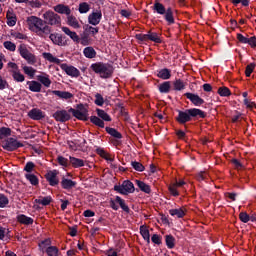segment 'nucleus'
<instances>
[{
    "label": "nucleus",
    "mask_w": 256,
    "mask_h": 256,
    "mask_svg": "<svg viewBox=\"0 0 256 256\" xmlns=\"http://www.w3.org/2000/svg\"><path fill=\"white\" fill-rule=\"evenodd\" d=\"M51 201H53V199L51 198V196H46V197H39L35 200V203H37L38 205H43L44 207H47V205L51 204Z\"/></svg>",
    "instance_id": "nucleus-28"
},
{
    "label": "nucleus",
    "mask_w": 256,
    "mask_h": 256,
    "mask_svg": "<svg viewBox=\"0 0 256 256\" xmlns=\"http://www.w3.org/2000/svg\"><path fill=\"white\" fill-rule=\"evenodd\" d=\"M90 121H91V123H93L97 127H101V129H103L105 127V122L97 116H91Z\"/></svg>",
    "instance_id": "nucleus-36"
},
{
    "label": "nucleus",
    "mask_w": 256,
    "mask_h": 256,
    "mask_svg": "<svg viewBox=\"0 0 256 256\" xmlns=\"http://www.w3.org/2000/svg\"><path fill=\"white\" fill-rule=\"evenodd\" d=\"M33 169H35V163L27 162L24 167V171H26V173H31V172H33Z\"/></svg>",
    "instance_id": "nucleus-60"
},
{
    "label": "nucleus",
    "mask_w": 256,
    "mask_h": 256,
    "mask_svg": "<svg viewBox=\"0 0 256 256\" xmlns=\"http://www.w3.org/2000/svg\"><path fill=\"white\" fill-rule=\"evenodd\" d=\"M17 219L22 225H33V218L27 217L26 215L21 214L17 217Z\"/></svg>",
    "instance_id": "nucleus-29"
},
{
    "label": "nucleus",
    "mask_w": 256,
    "mask_h": 256,
    "mask_svg": "<svg viewBox=\"0 0 256 256\" xmlns=\"http://www.w3.org/2000/svg\"><path fill=\"white\" fill-rule=\"evenodd\" d=\"M69 112L72 113L76 119H80V121H87L89 119V111L83 104H79L77 109L70 108Z\"/></svg>",
    "instance_id": "nucleus-5"
},
{
    "label": "nucleus",
    "mask_w": 256,
    "mask_h": 256,
    "mask_svg": "<svg viewBox=\"0 0 256 256\" xmlns=\"http://www.w3.org/2000/svg\"><path fill=\"white\" fill-rule=\"evenodd\" d=\"M2 147L5 151H15L19 149V147H23V143L17 141L15 138H8L2 142Z\"/></svg>",
    "instance_id": "nucleus-7"
},
{
    "label": "nucleus",
    "mask_w": 256,
    "mask_h": 256,
    "mask_svg": "<svg viewBox=\"0 0 256 256\" xmlns=\"http://www.w3.org/2000/svg\"><path fill=\"white\" fill-rule=\"evenodd\" d=\"M44 23L46 25H52L55 27L61 26V16L59 14L49 10L43 14Z\"/></svg>",
    "instance_id": "nucleus-4"
},
{
    "label": "nucleus",
    "mask_w": 256,
    "mask_h": 256,
    "mask_svg": "<svg viewBox=\"0 0 256 256\" xmlns=\"http://www.w3.org/2000/svg\"><path fill=\"white\" fill-rule=\"evenodd\" d=\"M173 85L176 91H183V89H185V82H183L181 79L174 81Z\"/></svg>",
    "instance_id": "nucleus-45"
},
{
    "label": "nucleus",
    "mask_w": 256,
    "mask_h": 256,
    "mask_svg": "<svg viewBox=\"0 0 256 256\" xmlns=\"http://www.w3.org/2000/svg\"><path fill=\"white\" fill-rule=\"evenodd\" d=\"M101 17H103L101 12H93L88 16V22L90 25H99L101 23Z\"/></svg>",
    "instance_id": "nucleus-15"
},
{
    "label": "nucleus",
    "mask_w": 256,
    "mask_h": 256,
    "mask_svg": "<svg viewBox=\"0 0 256 256\" xmlns=\"http://www.w3.org/2000/svg\"><path fill=\"white\" fill-rule=\"evenodd\" d=\"M191 117H200V119H205L207 114H205L201 109L191 108L186 111H179L176 121L180 125H185V123H189V121H191Z\"/></svg>",
    "instance_id": "nucleus-1"
},
{
    "label": "nucleus",
    "mask_w": 256,
    "mask_h": 256,
    "mask_svg": "<svg viewBox=\"0 0 256 256\" xmlns=\"http://www.w3.org/2000/svg\"><path fill=\"white\" fill-rule=\"evenodd\" d=\"M153 11L157 12L158 15H164V19L168 22V25H173L175 23V17H173V8L168 7L166 9L165 5L155 0Z\"/></svg>",
    "instance_id": "nucleus-3"
},
{
    "label": "nucleus",
    "mask_w": 256,
    "mask_h": 256,
    "mask_svg": "<svg viewBox=\"0 0 256 256\" xmlns=\"http://www.w3.org/2000/svg\"><path fill=\"white\" fill-rule=\"evenodd\" d=\"M95 105H98V107H103V104L105 103V99H103V96L99 93L95 95Z\"/></svg>",
    "instance_id": "nucleus-53"
},
{
    "label": "nucleus",
    "mask_w": 256,
    "mask_h": 256,
    "mask_svg": "<svg viewBox=\"0 0 256 256\" xmlns=\"http://www.w3.org/2000/svg\"><path fill=\"white\" fill-rule=\"evenodd\" d=\"M28 117L30 119H33L34 121H41V119H45V114H43V111L38 108H33L28 112Z\"/></svg>",
    "instance_id": "nucleus-13"
},
{
    "label": "nucleus",
    "mask_w": 256,
    "mask_h": 256,
    "mask_svg": "<svg viewBox=\"0 0 256 256\" xmlns=\"http://www.w3.org/2000/svg\"><path fill=\"white\" fill-rule=\"evenodd\" d=\"M187 212V209L184 207L178 208V209H171L169 210V213L172 217H178L179 219L185 217V213Z\"/></svg>",
    "instance_id": "nucleus-21"
},
{
    "label": "nucleus",
    "mask_w": 256,
    "mask_h": 256,
    "mask_svg": "<svg viewBox=\"0 0 256 256\" xmlns=\"http://www.w3.org/2000/svg\"><path fill=\"white\" fill-rule=\"evenodd\" d=\"M106 132L115 139H121L123 137V135H121V132L117 131L115 128L106 127Z\"/></svg>",
    "instance_id": "nucleus-34"
},
{
    "label": "nucleus",
    "mask_w": 256,
    "mask_h": 256,
    "mask_svg": "<svg viewBox=\"0 0 256 256\" xmlns=\"http://www.w3.org/2000/svg\"><path fill=\"white\" fill-rule=\"evenodd\" d=\"M94 73L100 75L102 79H109L113 75V66L109 63L97 62L90 66Z\"/></svg>",
    "instance_id": "nucleus-2"
},
{
    "label": "nucleus",
    "mask_w": 256,
    "mask_h": 256,
    "mask_svg": "<svg viewBox=\"0 0 256 256\" xmlns=\"http://www.w3.org/2000/svg\"><path fill=\"white\" fill-rule=\"evenodd\" d=\"M116 203H118L120 205V207H121V209H123V211H125L126 213H129V206H127L125 204V200H123L121 197L117 196Z\"/></svg>",
    "instance_id": "nucleus-46"
},
{
    "label": "nucleus",
    "mask_w": 256,
    "mask_h": 256,
    "mask_svg": "<svg viewBox=\"0 0 256 256\" xmlns=\"http://www.w3.org/2000/svg\"><path fill=\"white\" fill-rule=\"evenodd\" d=\"M53 117L55 118V121L65 123L71 119V114H69V112L66 110H58L53 114Z\"/></svg>",
    "instance_id": "nucleus-9"
},
{
    "label": "nucleus",
    "mask_w": 256,
    "mask_h": 256,
    "mask_svg": "<svg viewBox=\"0 0 256 256\" xmlns=\"http://www.w3.org/2000/svg\"><path fill=\"white\" fill-rule=\"evenodd\" d=\"M62 31L63 33H65V35H68V37H70L72 41H74L75 43H79V35H77V32H73L67 27H62Z\"/></svg>",
    "instance_id": "nucleus-19"
},
{
    "label": "nucleus",
    "mask_w": 256,
    "mask_h": 256,
    "mask_svg": "<svg viewBox=\"0 0 256 256\" xmlns=\"http://www.w3.org/2000/svg\"><path fill=\"white\" fill-rule=\"evenodd\" d=\"M185 97H187L189 99V101H191V103H193V105H195L196 107H200V105H203V103H205V100H203L201 97H199V95L197 94H193L190 92H187L184 94Z\"/></svg>",
    "instance_id": "nucleus-12"
},
{
    "label": "nucleus",
    "mask_w": 256,
    "mask_h": 256,
    "mask_svg": "<svg viewBox=\"0 0 256 256\" xmlns=\"http://www.w3.org/2000/svg\"><path fill=\"white\" fill-rule=\"evenodd\" d=\"M114 191L121 195H129V193H135V185H133V182L125 180L122 185H115Z\"/></svg>",
    "instance_id": "nucleus-6"
},
{
    "label": "nucleus",
    "mask_w": 256,
    "mask_h": 256,
    "mask_svg": "<svg viewBox=\"0 0 256 256\" xmlns=\"http://www.w3.org/2000/svg\"><path fill=\"white\" fill-rule=\"evenodd\" d=\"M12 37H14V39H22V40L27 39V35L19 32L12 33Z\"/></svg>",
    "instance_id": "nucleus-64"
},
{
    "label": "nucleus",
    "mask_w": 256,
    "mask_h": 256,
    "mask_svg": "<svg viewBox=\"0 0 256 256\" xmlns=\"http://www.w3.org/2000/svg\"><path fill=\"white\" fill-rule=\"evenodd\" d=\"M44 23L45 21L37 16H30L27 18V24L29 25L30 29L40 30Z\"/></svg>",
    "instance_id": "nucleus-8"
},
{
    "label": "nucleus",
    "mask_w": 256,
    "mask_h": 256,
    "mask_svg": "<svg viewBox=\"0 0 256 256\" xmlns=\"http://www.w3.org/2000/svg\"><path fill=\"white\" fill-rule=\"evenodd\" d=\"M9 205V198L5 194H0V207H5Z\"/></svg>",
    "instance_id": "nucleus-56"
},
{
    "label": "nucleus",
    "mask_w": 256,
    "mask_h": 256,
    "mask_svg": "<svg viewBox=\"0 0 256 256\" xmlns=\"http://www.w3.org/2000/svg\"><path fill=\"white\" fill-rule=\"evenodd\" d=\"M148 41H153L154 43H161V38L159 34L155 32H148Z\"/></svg>",
    "instance_id": "nucleus-40"
},
{
    "label": "nucleus",
    "mask_w": 256,
    "mask_h": 256,
    "mask_svg": "<svg viewBox=\"0 0 256 256\" xmlns=\"http://www.w3.org/2000/svg\"><path fill=\"white\" fill-rule=\"evenodd\" d=\"M83 54L87 59H95L97 57V51L91 46L86 47L83 51Z\"/></svg>",
    "instance_id": "nucleus-23"
},
{
    "label": "nucleus",
    "mask_w": 256,
    "mask_h": 256,
    "mask_svg": "<svg viewBox=\"0 0 256 256\" xmlns=\"http://www.w3.org/2000/svg\"><path fill=\"white\" fill-rule=\"evenodd\" d=\"M70 163L72 167L79 168L85 167V161L83 159L75 158L70 156Z\"/></svg>",
    "instance_id": "nucleus-30"
},
{
    "label": "nucleus",
    "mask_w": 256,
    "mask_h": 256,
    "mask_svg": "<svg viewBox=\"0 0 256 256\" xmlns=\"http://www.w3.org/2000/svg\"><path fill=\"white\" fill-rule=\"evenodd\" d=\"M53 9L55 13H59L60 15H66L67 17L71 15V8L65 4H57Z\"/></svg>",
    "instance_id": "nucleus-14"
},
{
    "label": "nucleus",
    "mask_w": 256,
    "mask_h": 256,
    "mask_svg": "<svg viewBox=\"0 0 256 256\" xmlns=\"http://www.w3.org/2000/svg\"><path fill=\"white\" fill-rule=\"evenodd\" d=\"M49 39L54 45H63V38L59 34H50Z\"/></svg>",
    "instance_id": "nucleus-33"
},
{
    "label": "nucleus",
    "mask_w": 256,
    "mask_h": 256,
    "mask_svg": "<svg viewBox=\"0 0 256 256\" xmlns=\"http://www.w3.org/2000/svg\"><path fill=\"white\" fill-rule=\"evenodd\" d=\"M25 177L31 183V185H39V178H37L35 174H26Z\"/></svg>",
    "instance_id": "nucleus-44"
},
{
    "label": "nucleus",
    "mask_w": 256,
    "mask_h": 256,
    "mask_svg": "<svg viewBox=\"0 0 256 256\" xmlns=\"http://www.w3.org/2000/svg\"><path fill=\"white\" fill-rule=\"evenodd\" d=\"M135 37L138 41H149V35L148 34H136Z\"/></svg>",
    "instance_id": "nucleus-63"
},
{
    "label": "nucleus",
    "mask_w": 256,
    "mask_h": 256,
    "mask_svg": "<svg viewBox=\"0 0 256 256\" xmlns=\"http://www.w3.org/2000/svg\"><path fill=\"white\" fill-rule=\"evenodd\" d=\"M75 185H77V182L71 180V179H67V178H62V181H61V186L64 188V189H73V187H75Z\"/></svg>",
    "instance_id": "nucleus-25"
},
{
    "label": "nucleus",
    "mask_w": 256,
    "mask_h": 256,
    "mask_svg": "<svg viewBox=\"0 0 256 256\" xmlns=\"http://www.w3.org/2000/svg\"><path fill=\"white\" fill-rule=\"evenodd\" d=\"M11 135L10 128L2 127L0 128V139H5V137H9Z\"/></svg>",
    "instance_id": "nucleus-48"
},
{
    "label": "nucleus",
    "mask_w": 256,
    "mask_h": 256,
    "mask_svg": "<svg viewBox=\"0 0 256 256\" xmlns=\"http://www.w3.org/2000/svg\"><path fill=\"white\" fill-rule=\"evenodd\" d=\"M3 46L5 47V49H7L8 51H15L17 49V45H15V43L11 42V41H5L3 43Z\"/></svg>",
    "instance_id": "nucleus-51"
},
{
    "label": "nucleus",
    "mask_w": 256,
    "mask_h": 256,
    "mask_svg": "<svg viewBox=\"0 0 256 256\" xmlns=\"http://www.w3.org/2000/svg\"><path fill=\"white\" fill-rule=\"evenodd\" d=\"M57 161L62 167H67L69 165V160L63 156H58Z\"/></svg>",
    "instance_id": "nucleus-59"
},
{
    "label": "nucleus",
    "mask_w": 256,
    "mask_h": 256,
    "mask_svg": "<svg viewBox=\"0 0 256 256\" xmlns=\"http://www.w3.org/2000/svg\"><path fill=\"white\" fill-rule=\"evenodd\" d=\"M67 24L74 29H79L81 25L75 16L69 15L67 16Z\"/></svg>",
    "instance_id": "nucleus-26"
},
{
    "label": "nucleus",
    "mask_w": 256,
    "mask_h": 256,
    "mask_svg": "<svg viewBox=\"0 0 256 256\" xmlns=\"http://www.w3.org/2000/svg\"><path fill=\"white\" fill-rule=\"evenodd\" d=\"M23 71L26 75H28V77H35V73H37V70L29 66H24Z\"/></svg>",
    "instance_id": "nucleus-47"
},
{
    "label": "nucleus",
    "mask_w": 256,
    "mask_h": 256,
    "mask_svg": "<svg viewBox=\"0 0 256 256\" xmlns=\"http://www.w3.org/2000/svg\"><path fill=\"white\" fill-rule=\"evenodd\" d=\"M239 219L242 221V223H249L250 221V216L247 214V212H241L239 214Z\"/></svg>",
    "instance_id": "nucleus-57"
},
{
    "label": "nucleus",
    "mask_w": 256,
    "mask_h": 256,
    "mask_svg": "<svg viewBox=\"0 0 256 256\" xmlns=\"http://www.w3.org/2000/svg\"><path fill=\"white\" fill-rule=\"evenodd\" d=\"M177 188L178 186H176V184H172L169 186V191L174 197H179V191H177Z\"/></svg>",
    "instance_id": "nucleus-58"
},
{
    "label": "nucleus",
    "mask_w": 256,
    "mask_h": 256,
    "mask_svg": "<svg viewBox=\"0 0 256 256\" xmlns=\"http://www.w3.org/2000/svg\"><path fill=\"white\" fill-rule=\"evenodd\" d=\"M140 233L145 241L147 243H151V236L149 234V229H147V226H141L140 227Z\"/></svg>",
    "instance_id": "nucleus-32"
},
{
    "label": "nucleus",
    "mask_w": 256,
    "mask_h": 256,
    "mask_svg": "<svg viewBox=\"0 0 256 256\" xmlns=\"http://www.w3.org/2000/svg\"><path fill=\"white\" fill-rule=\"evenodd\" d=\"M52 94L59 97V99H73V94L67 91L53 90Z\"/></svg>",
    "instance_id": "nucleus-17"
},
{
    "label": "nucleus",
    "mask_w": 256,
    "mask_h": 256,
    "mask_svg": "<svg viewBox=\"0 0 256 256\" xmlns=\"http://www.w3.org/2000/svg\"><path fill=\"white\" fill-rule=\"evenodd\" d=\"M131 165L133 169H135V171H139V172L145 171V166H143V164H141L140 162L132 161Z\"/></svg>",
    "instance_id": "nucleus-50"
},
{
    "label": "nucleus",
    "mask_w": 256,
    "mask_h": 256,
    "mask_svg": "<svg viewBox=\"0 0 256 256\" xmlns=\"http://www.w3.org/2000/svg\"><path fill=\"white\" fill-rule=\"evenodd\" d=\"M6 17L7 25H9V27H15V25L17 24V17H15L12 10L7 11Z\"/></svg>",
    "instance_id": "nucleus-22"
},
{
    "label": "nucleus",
    "mask_w": 256,
    "mask_h": 256,
    "mask_svg": "<svg viewBox=\"0 0 256 256\" xmlns=\"http://www.w3.org/2000/svg\"><path fill=\"white\" fill-rule=\"evenodd\" d=\"M90 7L87 2H83L79 4V13H88Z\"/></svg>",
    "instance_id": "nucleus-55"
},
{
    "label": "nucleus",
    "mask_w": 256,
    "mask_h": 256,
    "mask_svg": "<svg viewBox=\"0 0 256 256\" xmlns=\"http://www.w3.org/2000/svg\"><path fill=\"white\" fill-rule=\"evenodd\" d=\"M57 175H59V172L57 170L48 171L45 175L46 180L52 187H55V185H59V178H57Z\"/></svg>",
    "instance_id": "nucleus-10"
},
{
    "label": "nucleus",
    "mask_w": 256,
    "mask_h": 256,
    "mask_svg": "<svg viewBox=\"0 0 256 256\" xmlns=\"http://www.w3.org/2000/svg\"><path fill=\"white\" fill-rule=\"evenodd\" d=\"M48 256H59V248L56 246H50L46 249Z\"/></svg>",
    "instance_id": "nucleus-39"
},
{
    "label": "nucleus",
    "mask_w": 256,
    "mask_h": 256,
    "mask_svg": "<svg viewBox=\"0 0 256 256\" xmlns=\"http://www.w3.org/2000/svg\"><path fill=\"white\" fill-rule=\"evenodd\" d=\"M27 85L29 87V90L32 91V93H41V89L43 88V85H41V82L32 80L28 81Z\"/></svg>",
    "instance_id": "nucleus-16"
},
{
    "label": "nucleus",
    "mask_w": 256,
    "mask_h": 256,
    "mask_svg": "<svg viewBox=\"0 0 256 256\" xmlns=\"http://www.w3.org/2000/svg\"><path fill=\"white\" fill-rule=\"evenodd\" d=\"M157 77L164 80L171 79V70L164 68L158 72Z\"/></svg>",
    "instance_id": "nucleus-31"
},
{
    "label": "nucleus",
    "mask_w": 256,
    "mask_h": 256,
    "mask_svg": "<svg viewBox=\"0 0 256 256\" xmlns=\"http://www.w3.org/2000/svg\"><path fill=\"white\" fill-rule=\"evenodd\" d=\"M160 93H169L171 91V82H164L159 85Z\"/></svg>",
    "instance_id": "nucleus-37"
},
{
    "label": "nucleus",
    "mask_w": 256,
    "mask_h": 256,
    "mask_svg": "<svg viewBox=\"0 0 256 256\" xmlns=\"http://www.w3.org/2000/svg\"><path fill=\"white\" fill-rule=\"evenodd\" d=\"M165 241L168 249H173L175 247V237L171 235H166Z\"/></svg>",
    "instance_id": "nucleus-41"
},
{
    "label": "nucleus",
    "mask_w": 256,
    "mask_h": 256,
    "mask_svg": "<svg viewBox=\"0 0 256 256\" xmlns=\"http://www.w3.org/2000/svg\"><path fill=\"white\" fill-rule=\"evenodd\" d=\"M135 182L137 187H139L140 191H142L143 193H147L148 195L149 193H151V186L141 180H136Z\"/></svg>",
    "instance_id": "nucleus-24"
},
{
    "label": "nucleus",
    "mask_w": 256,
    "mask_h": 256,
    "mask_svg": "<svg viewBox=\"0 0 256 256\" xmlns=\"http://www.w3.org/2000/svg\"><path fill=\"white\" fill-rule=\"evenodd\" d=\"M97 115L100 117V119H103V121H111V116L105 112V110L97 109Z\"/></svg>",
    "instance_id": "nucleus-38"
},
{
    "label": "nucleus",
    "mask_w": 256,
    "mask_h": 256,
    "mask_svg": "<svg viewBox=\"0 0 256 256\" xmlns=\"http://www.w3.org/2000/svg\"><path fill=\"white\" fill-rule=\"evenodd\" d=\"M38 31H41V33H44L45 35H49V33H51V28L44 22V24Z\"/></svg>",
    "instance_id": "nucleus-61"
},
{
    "label": "nucleus",
    "mask_w": 256,
    "mask_h": 256,
    "mask_svg": "<svg viewBox=\"0 0 256 256\" xmlns=\"http://www.w3.org/2000/svg\"><path fill=\"white\" fill-rule=\"evenodd\" d=\"M218 94L220 97H229L231 96V90H229L227 87H220L218 89Z\"/></svg>",
    "instance_id": "nucleus-43"
},
{
    "label": "nucleus",
    "mask_w": 256,
    "mask_h": 256,
    "mask_svg": "<svg viewBox=\"0 0 256 256\" xmlns=\"http://www.w3.org/2000/svg\"><path fill=\"white\" fill-rule=\"evenodd\" d=\"M62 71H65L67 75L70 77H79L81 75V72H79V69L75 68L74 66H69L67 64H61L60 65Z\"/></svg>",
    "instance_id": "nucleus-11"
},
{
    "label": "nucleus",
    "mask_w": 256,
    "mask_h": 256,
    "mask_svg": "<svg viewBox=\"0 0 256 256\" xmlns=\"http://www.w3.org/2000/svg\"><path fill=\"white\" fill-rule=\"evenodd\" d=\"M18 51L21 57H26V55H29V53H31L29 49H27V46L25 44H21L18 48Z\"/></svg>",
    "instance_id": "nucleus-49"
},
{
    "label": "nucleus",
    "mask_w": 256,
    "mask_h": 256,
    "mask_svg": "<svg viewBox=\"0 0 256 256\" xmlns=\"http://www.w3.org/2000/svg\"><path fill=\"white\" fill-rule=\"evenodd\" d=\"M12 77L17 83H23L25 81V75L21 74V71H13Z\"/></svg>",
    "instance_id": "nucleus-35"
},
{
    "label": "nucleus",
    "mask_w": 256,
    "mask_h": 256,
    "mask_svg": "<svg viewBox=\"0 0 256 256\" xmlns=\"http://www.w3.org/2000/svg\"><path fill=\"white\" fill-rule=\"evenodd\" d=\"M151 241L152 243H154L155 245H161V236H159L158 234H154L151 237Z\"/></svg>",
    "instance_id": "nucleus-62"
},
{
    "label": "nucleus",
    "mask_w": 256,
    "mask_h": 256,
    "mask_svg": "<svg viewBox=\"0 0 256 256\" xmlns=\"http://www.w3.org/2000/svg\"><path fill=\"white\" fill-rule=\"evenodd\" d=\"M23 59H25V61H27L29 65H35V63H37V57H35L34 54L31 52L28 55L24 56Z\"/></svg>",
    "instance_id": "nucleus-42"
},
{
    "label": "nucleus",
    "mask_w": 256,
    "mask_h": 256,
    "mask_svg": "<svg viewBox=\"0 0 256 256\" xmlns=\"http://www.w3.org/2000/svg\"><path fill=\"white\" fill-rule=\"evenodd\" d=\"M196 179L197 181H205L209 179V174L205 171L199 172L198 174H196Z\"/></svg>",
    "instance_id": "nucleus-54"
},
{
    "label": "nucleus",
    "mask_w": 256,
    "mask_h": 256,
    "mask_svg": "<svg viewBox=\"0 0 256 256\" xmlns=\"http://www.w3.org/2000/svg\"><path fill=\"white\" fill-rule=\"evenodd\" d=\"M42 57L46 59V61H49V63H55L56 65H61V60L53 56V54L49 52L42 53Z\"/></svg>",
    "instance_id": "nucleus-18"
},
{
    "label": "nucleus",
    "mask_w": 256,
    "mask_h": 256,
    "mask_svg": "<svg viewBox=\"0 0 256 256\" xmlns=\"http://www.w3.org/2000/svg\"><path fill=\"white\" fill-rule=\"evenodd\" d=\"M255 67H256L255 63H250L246 66V70H245L246 77H251V73L255 71Z\"/></svg>",
    "instance_id": "nucleus-52"
},
{
    "label": "nucleus",
    "mask_w": 256,
    "mask_h": 256,
    "mask_svg": "<svg viewBox=\"0 0 256 256\" xmlns=\"http://www.w3.org/2000/svg\"><path fill=\"white\" fill-rule=\"evenodd\" d=\"M37 80L40 84L44 85V87H51V79H49V75H38Z\"/></svg>",
    "instance_id": "nucleus-27"
},
{
    "label": "nucleus",
    "mask_w": 256,
    "mask_h": 256,
    "mask_svg": "<svg viewBox=\"0 0 256 256\" xmlns=\"http://www.w3.org/2000/svg\"><path fill=\"white\" fill-rule=\"evenodd\" d=\"M97 155H100L102 159H105L106 161L113 162L115 161V158L111 156V154L107 153L103 148H97L96 149Z\"/></svg>",
    "instance_id": "nucleus-20"
}]
</instances>
